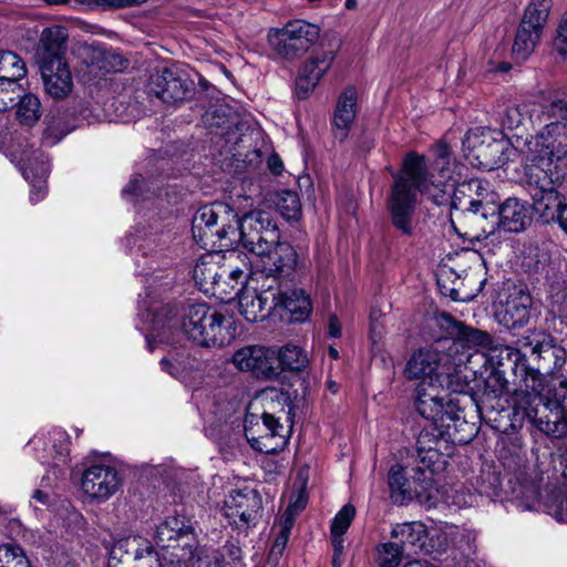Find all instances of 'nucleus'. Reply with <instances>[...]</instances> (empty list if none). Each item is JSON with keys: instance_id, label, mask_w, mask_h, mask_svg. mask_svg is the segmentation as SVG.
<instances>
[{"instance_id": "nucleus-1", "label": "nucleus", "mask_w": 567, "mask_h": 567, "mask_svg": "<svg viewBox=\"0 0 567 567\" xmlns=\"http://www.w3.org/2000/svg\"><path fill=\"white\" fill-rule=\"evenodd\" d=\"M435 158L429 165L424 156L410 152L403 159L400 172L393 173V185L388 208L393 226L403 235L413 233V216L417 194H424L436 204L444 203L452 195L455 209L481 214L482 218L496 215L499 196L491 183L472 178L458 183L462 166L452 159L451 148L439 144Z\"/></svg>"}, {"instance_id": "nucleus-2", "label": "nucleus", "mask_w": 567, "mask_h": 567, "mask_svg": "<svg viewBox=\"0 0 567 567\" xmlns=\"http://www.w3.org/2000/svg\"><path fill=\"white\" fill-rule=\"evenodd\" d=\"M194 239L204 248L209 243L221 249H235L241 245L247 251L259 249L261 245L278 243L280 231L266 212L254 210L243 218L225 203H214L199 207L193 216Z\"/></svg>"}, {"instance_id": "nucleus-3", "label": "nucleus", "mask_w": 567, "mask_h": 567, "mask_svg": "<svg viewBox=\"0 0 567 567\" xmlns=\"http://www.w3.org/2000/svg\"><path fill=\"white\" fill-rule=\"evenodd\" d=\"M251 254L247 284L238 297L240 315L248 322L264 320L278 309L279 279L290 275L297 264V254L287 243L261 245Z\"/></svg>"}, {"instance_id": "nucleus-4", "label": "nucleus", "mask_w": 567, "mask_h": 567, "mask_svg": "<svg viewBox=\"0 0 567 567\" xmlns=\"http://www.w3.org/2000/svg\"><path fill=\"white\" fill-rule=\"evenodd\" d=\"M154 542L159 548L152 546L136 550L137 567H226L220 554L214 553L208 560L198 555V539L192 520L184 515L166 517L157 527Z\"/></svg>"}, {"instance_id": "nucleus-5", "label": "nucleus", "mask_w": 567, "mask_h": 567, "mask_svg": "<svg viewBox=\"0 0 567 567\" xmlns=\"http://www.w3.org/2000/svg\"><path fill=\"white\" fill-rule=\"evenodd\" d=\"M550 136H540L529 163L524 165L526 183L535 187L534 209L546 220L556 221V215L565 198L555 189L566 172L567 138L553 145Z\"/></svg>"}, {"instance_id": "nucleus-6", "label": "nucleus", "mask_w": 567, "mask_h": 567, "mask_svg": "<svg viewBox=\"0 0 567 567\" xmlns=\"http://www.w3.org/2000/svg\"><path fill=\"white\" fill-rule=\"evenodd\" d=\"M516 369L524 372L523 384L513 396V414L515 421H528L544 433H554L555 423L545 420L542 412H555L557 420L567 417V379L564 378L557 384L551 385L546 394L544 391V378L538 370L525 365Z\"/></svg>"}, {"instance_id": "nucleus-7", "label": "nucleus", "mask_w": 567, "mask_h": 567, "mask_svg": "<svg viewBox=\"0 0 567 567\" xmlns=\"http://www.w3.org/2000/svg\"><path fill=\"white\" fill-rule=\"evenodd\" d=\"M462 360L458 358L453 361L445 347L420 349L408 361L404 373L409 380L417 383L447 382V393L468 395L470 401L474 402L471 383L475 375L472 370L460 369Z\"/></svg>"}, {"instance_id": "nucleus-8", "label": "nucleus", "mask_w": 567, "mask_h": 567, "mask_svg": "<svg viewBox=\"0 0 567 567\" xmlns=\"http://www.w3.org/2000/svg\"><path fill=\"white\" fill-rule=\"evenodd\" d=\"M183 332L202 347L221 348L236 337V327L231 317L213 309L206 303L187 306L181 318Z\"/></svg>"}, {"instance_id": "nucleus-9", "label": "nucleus", "mask_w": 567, "mask_h": 567, "mask_svg": "<svg viewBox=\"0 0 567 567\" xmlns=\"http://www.w3.org/2000/svg\"><path fill=\"white\" fill-rule=\"evenodd\" d=\"M447 392V382L416 383L414 389V405L416 411L426 420L434 423V427L446 429V434L452 437V430L458 431L462 425H468L463 414L460 399H449L442 394Z\"/></svg>"}, {"instance_id": "nucleus-10", "label": "nucleus", "mask_w": 567, "mask_h": 567, "mask_svg": "<svg viewBox=\"0 0 567 567\" xmlns=\"http://www.w3.org/2000/svg\"><path fill=\"white\" fill-rule=\"evenodd\" d=\"M447 392V382L416 383L414 389V405L416 411L426 420L434 423V427L446 429V434L452 437V430L458 431L462 425H468L463 414L460 399H449L442 394Z\"/></svg>"}, {"instance_id": "nucleus-11", "label": "nucleus", "mask_w": 567, "mask_h": 567, "mask_svg": "<svg viewBox=\"0 0 567 567\" xmlns=\"http://www.w3.org/2000/svg\"><path fill=\"white\" fill-rule=\"evenodd\" d=\"M267 40L274 54L291 61L306 53L319 40V25L302 19L291 20L282 28L270 29Z\"/></svg>"}, {"instance_id": "nucleus-12", "label": "nucleus", "mask_w": 567, "mask_h": 567, "mask_svg": "<svg viewBox=\"0 0 567 567\" xmlns=\"http://www.w3.org/2000/svg\"><path fill=\"white\" fill-rule=\"evenodd\" d=\"M248 406L244 420V432L250 446L260 453L272 454L281 451L288 443L289 429L268 412L261 414L251 412Z\"/></svg>"}, {"instance_id": "nucleus-13", "label": "nucleus", "mask_w": 567, "mask_h": 567, "mask_svg": "<svg viewBox=\"0 0 567 567\" xmlns=\"http://www.w3.org/2000/svg\"><path fill=\"white\" fill-rule=\"evenodd\" d=\"M456 432L453 430L452 437L446 434V429L433 427L420 432L416 440V455L422 466L417 471L422 473L423 477L425 476L424 471H429L433 475L445 470L453 450L450 441L464 443L471 441L472 434L458 439Z\"/></svg>"}, {"instance_id": "nucleus-14", "label": "nucleus", "mask_w": 567, "mask_h": 567, "mask_svg": "<svg viewBox=\"0 0 567 567\" xmlns=\"http://www.w3.org/2000/svg\"><path fill=\"white\" fill-rule=\"evenodd\" d=\"M69 434L62 429H52L35 434L28 443V451L42 465L52 468V474L58 480L63 474L62 467L69 462Z\"/></svg>"}, {"instance_id": "nucleus-15", "label": "nucleus", "mask_w": 567, "mask_h": 567, "mask_svg": "<svg viewBox=\"0 0 567 567\" xmlns=\"http://www.w3.org/2000/svg\"><path fill=\"white\" fill-rule=\"evenodd\" d=\"M122 477L115 466L94 462L82 473L81 488L92 503L102 504L117 493Z\"/></svg>"}, {"instance_id": "nucleus-16", "label": "nucleus", "mask_w": 567, "mask_h": 567, "mask_svg": "<svg viewBox=\"0 0 567 567\" xmlns=\"http://www.w3.org/2000/svg\"><path fill=\"white\" fill-rule=\"evenodd\" d=\"M518 348L506 346L502 349H494L489 353L492 361L497 357L506 353L508 358L515 355V360L519 361L527 352L542 358L543 353L550 352L554 358V368L560 369L566 360L567 352L564 348L557 347L553 343V338L543 330H532L526 336L517 340Z\"/></svg>"}, {"instance_id": "nucleus-17", "label": "nucleus", "mask_w": 567, "mask_h": 567, "mask_svg": "<svg viewBox=\"0 0 567 567\" xmlns=\"http://www.w3.org/2000/svg\"><path fill=\"white\" fill-rule=\"evenodd\" d=\"M261 508V495L249 486L231 489L224 501L225 516L237 527L255 524Z\"/></svg>"}, {"instance_id": "nucleus-18", "label": "nucleus", "mask_w": 567, "mask_h": 567, "mask_svg": "<svg viewBox=\"0 0 567 567\" xmlns=\"http://www.w3.org/2000/svg\"><path fill=\"white\" fill-rule=\"evenodd\" d=\"M12 156L17 158L22 175L31 184L30 202L39 203L47 195L45 179L50 173L48 156L39 150H16Z\"/></svg>"}, {"instance_id": "nucleus-19", "label": "nucleus", "mask_w": 567, "mask_h": 567, "mask_svg": "<svg viewBox=\"0 0 567 567\" xmlns=\"http://www.w3.org/2000/svg\"><path fill=\"white\" fill-rule=\"evenodd\" d=\"M231 362L245 372H250L256 378L271 380L279 375L276 351L261 346H247L238 349Z\"/></svg>"}, {"instance_id": "nucleus-20", "label": "nucleus", "mask_w": 567, "mask_h": 567, "mask_svg": "<svg viewBox=\"0 0 567 567\" xmlns=\"http://www.w3.org/2000/svg\"><path fill=\"white\" fill-rule=\"evenodd\" d=\"M150 93L166 104H176L186 100L190 83L173 70H156L150 79Z\"/></svg>"}, {"instance_id": "nucleus-21", "label": "nucleus", "mask_w": 567, "mask_h": 567, "mask_svg": "<svg viewBox=\"0 0 567 567\" xmlns=\"http://www.w3.org/2000/svg\"><path fill=\"white\" fill-rule=\"evenodd\" d=\"M388 483L392 501L396 504H404L414 498L421 501L432 484V478L427 476L423 478L415 477L411 482L405 477L403 466L395 464L389 471Z\"/></svg>"}, {"instance_id": "nucleus-22", "label": "nucleus", "mask_w": 567, "mask_h": 567, "mask_svg": "<svg viewBox=\"0 0 567 567\" xmlns=\"http://www.w3.org/2000/svg\"><path fill=\"white\" fill-rule=\"evenodd\" d=\"M41 76L45 93L54 100L65 99L73 89V79L65 59L41 62Z\"/></svg>"}, {"instance_id": "nucleus-23", "label": "nucleus", "mask_w": 567, "mask_h": 567, "mask_svg": "<svg viewBox=\"0 0 567 567\" xmlns=\"http://www.w3.org/2000/svg\"><path fill=\"white\" fill-rule=\"evenodd\" d=\"M454 329V337L445 349L453 361L463 358L460 369L470 370L466 367V362L471 357L470 351L478 347H486L491 341L489 334L478 329L466 327L461 322H455Z\"/></svg>"}, {"instance_id": "nucleus-24", "label": "nucleus", "mask_w": 567, "mask_h": 567, "mask_svg": "<svg viewBox=\"0 0 567 567\" xmlns=\"http://www.w3.org/2000/svg\"><path fill=\"white\" fill-rule=\"evenodd\" d=\"M532 305V296L528 292L514 288L496 313L498 322L507 329L524 327L529 321Z\"/></svg>"}, {"instance_id": "nucleus-25", "label": "nucleus", "mask_w": 567, "mask_h": 567, "mask_svg": "<svg viewBox=\"0 0 567 567\" xmlns=\"http://www.w3.org/2000/svg\"><path fill=\"white\" fill-rule=\"evenodd\" d=\"M496 223L506 231L518 233L526 229L532 221V209L526 202L507 198L496 206Z\"/></svg>"}, {"instance_id": "nucleus-26", "label": "nucleus", "mask_w": 567, "mask_h": 567, "mask_svg": "<svg viewBox=\"0 0 567 567\" xmlns=\"http://www.w3.org/2000/svg\"><path fill=\"white\" fill-rule=\"evenodd\" d=\"M358 92L355 87L348 86L339 95L333 115L334 137L343 142L357 116Z\"/></svg>"}, {"instance_id": "nucleus-27", "label": "nucleus", "mask_w": 567, "mask_h": 567, "mask_svg": "<svg viewBox=\"0 0 567 567\" xmlns=\"http://www.w3.org/2000/svg\"><path fill=\"white\" fill-rule=\"evenodd\" d=\"M486 152L482 153V159L474 162V167L481 169H494L498 166L505 165L507 162L513 161L519 150H514L512 141L503 132L498 131V135L487 136Z\"/></svg>"}, {"instance_id": "nucleus-28", "label": "nucleus", "mask_w": 567, "mask_h": 567, "mask_svg": "<svg viewBox=\"0 0 567 567\" xmlns=\"http://www.w3.org/2000/svg\"><path fill=\"white\" fill-rule=\"evenodd\" d=\"M355 516V507L348 503L334 515L330 525V542L333 548V567H341L344 550V535Z\"/></svg>"}, {"instance_id": "nucleus-29", "label": "nucleus", "mask_w": 567, "mask_h": 567, "mask_svg": "<svg viewBox=\"0 0 567 567\" xmlns=\"http://www.w3.org/2000/svg\"><path fill=\"white\" fill-rule=\"evenodd\" d=\"M159 363L163 371L181 381H188L200 365L186 348L171 350Z\"/></svg>"}, {"instance_id": "nucleus-30", "label": "nucleus", "mask_w": 567, "mask_h": 567, "mask_svg": "<svg viewBox=\"0 0 567 567\" xmlns=\"http://www.w3.org/2000/svg\"><path fill=\"white\" fill-rule=\"evenodd\" d=\"M81 56L85 63L96 66L105 72H117L125 66V60L103 45L85 44L80 48Z\"/></svg>"}, {"instance_id": "nucleus-31", "label": "nucleus", "mask_w": 567, "mask_h": 567, "mask_svg": "<svg viewBox=\"0 0 567 567\" xmlns=\"http://www.w3.org/2000/svg\"><path fill=\"white\" fill-rule=\"evenodd\" d=\"M279 299L278 309H285L291 313L293 320L303 321L311 311L310 297L302 289H284V278L279 279Z\"/></svg>"}, {"instance_id": "nucleus-32", "label": "nucleus", "mask_w": 567, "mask_h": 567, "mask_svg": "<svg viewBox=\"0 0 567 567\" xmlns=\"http://www.w3.org/2000/svg\"><path fill=\"white\" fill-rule=\"evenodd\" d=\"M138 317L145 322H150L151 327L147 328L146 341L150 350H153V342H163L166 337V330L172 327L171 321L165 322L163 315L157 311V308H153L148 301L144 299L138 300Z\"/></svg>"}, {"instance_id": "nucleus-33", "label": "nucleus", "mask_w": 567, "mask_h": 567, "mask_svg": "<svg viewBox=\"0 0 567 567\" xmlns=\"http://www.w3.org/2000/svg\"><path fill=\"white\" fill-rule=\"evenodd\" d=\"M546 291L553 310L567 318V274L550 268L546 278Z\"/></svg>"}, {"instance_id": "nucleus-34", "label": "nucleus", "mask_w": 567, "mask_h": 567, "mask_svg": "<svg viewBox=\"0 0 567 567\" xmlns=\"http://www.w3.org/2000/svg\"><path fill=\"white\" fill-rule=\"evenodd\" d=\"M391 534L403 546L404 551L408 548L414 553L423 549L427 539V529L421 522L398 524Z\"/></svg>"}, {"instance_id": "nucleus-35", "label": "nucleus", "mask_w": 567, "mask_h": 567, "mask_svg": "<svg viewBox=\"0 0 567 567\" xmlns=\"http://www.w3.org/2000/svg\"><path fill=\"white\" fill-rule=\"evenodd\" d=\"M498 135L497 130H493L489 127H474L468 130L464 140H463V152L467 162L474 166V162H478L482 159V153L486 152L487 145V136Z\"/></svg>"}, {"instance_id": "nucleus-36", "label": "nucleus", "mask_w": 567, "mask_h": 567, "mask_svg": "<svg viewBox=\"0 0 567 567\" xmlns=\"http://www.w3.org/2000/svg\"><path fill=\"white\" fill-rule=\"evenodd\" d=\"M68 34L59 25L45 28L40 37V50L42 51L41 62L51 59H65L64 49Z\"/></svg>"}, {"instance_id": "nucleus-37", "label": "nucleus", "mask_w": 567, "mask_h": 567, "mask_svg": "<svg viewBox=\"0 0 567 567\" xmlns=\"http://www.w3.org/2000/svg\"><path fill=\"white\" fill-rule=\"evenodd\" d=\"M543 31L533 27L519 23L513 43V54L517 60H526L534 51L540 40Z\"/></svg>"}, {"instance_id": "nucleus-38", "label": "nucleus", "mask_w": 567, "mask_h": 567, "mask_svg": "<svg viewBox=\"0 0 567 567\" xmlns=\"http://www.w3.org/2000/svg\"><path fill=\"white\" fill-rule=\"evenodd\" d=\"M502 348L503 347H495V349H502ZM492 350H494V348L489 349L488 353H487V361L492 365H497V367L503 365L505 358L517 362L515 360V358H516L515 355H512L511 358H508L506 353H503L502 357H498V358L496 357L494 359V361H492L489 358V353ZM507 385H508V381L505 377L504 371H502L499 368H494L485 380V393L491 394L495 398L501 396L505 393Z\"/></svg>"}, {"instance_id": "nucleus-39", "label": "nucleus", "mask_w": 567, "mask_h": 567, "mask_svg": "<svg viewBox=\"0 0 567 567\" xmlns=\"http://www.w3.org/2000/svg\"><path fill=\"white\" fill-rule=\"evenodd\" d=\"M27 74L23 60L12 51H0V81H19Z\"/></svg>"}, {"instance_id": "nucleus-40", "label": "nucleus", "mask_w": 567, "mask_h": 567, "mask_svg": "<svg viewBox=\"0 0 567 567\" xmlns=\"http://www.w3.org/2000/svg\"><path fill=\"white\" fill-rule=\"evenodd\" d=\"M221 268L214 261V256L210 254L204 255L198 259L194 269L193 277L195 281L200 285H218L223 274L219 271Z\"/></svg>"}, {"instance_id": "nucleus-41", "label": "nucleus", "mask_w": 567, "mask_h": 567, "mask_svg": "<svg viewBox=\"0 0 567 567\" xmlns=\"http://www.w3.org/2000/svg\"><path fill=\"white\" fill-rule=\"evenodd\" d=\"M553 1L551 0H530L525 9L522 21L524 24L543 31L547 22Z\"/></svg>"}, {"instance_id": "nucleus-42", "label": "nucleus", "mask_w": 567, "mask_h": 567, "mask_svg": "<svg viewBox=\"0 0 567 567\" xmlns=\"http://www.w3.org/2000/svg\"><path fill=\"white\" fill-rule=\"evenodd\" d=\"M277 365L282 369L299 371L308 363L307 353L295 344H286L277 352Z\"/></svg>"}, {"instance_id": "nucleus-43", "label": "nucleus", "mask_w": 567, "mask_h": 567, "mask_svg": "<svg viewBox=\"0 0 567 567\" xmlns=\"http://www.w3.org/2000/svg\"><path fill=\"white\" fill-rule=\"evenodd\" d=\"M17 117L21 124L32 125L41 117V103L37 95L24 94L17 102Z\"/></svg>"}, {"instance_id": "nucleus-44", "label": "nucleus", "mask_w": 567, "mask_h": 567, "mask_svg": "<svg viewBox=\"0 0 567 567\" xmlns=\"http://www.w3.org/2000/svg\"><path fill=\"white\" fill-rule=\"evenodd\" d=\"M514 501L522 511H539L543 506L539 489L535 484H519L514 488Z\"/></svg>"}, {"instance_id": "nucleus-45", "label": "nucleus", "mask_w": 567, "mask_h": 567, "mask_svg": "<svg viewBox=\"0 0 567 567\" xmlns=\"http://www.w3.org/2000/svg\"><path fill=\"white\" fill-rule=\"evenodd\" d=\"M319 84V70L317 59H312L301 69L296 80V92L299 99H306Z\"/></svg>"}, {"instance_id": "nucleus-46", "label": "nucleus", "mask_w": 567, "mask_h": 567, "mask_svg": "<svg viewBox=\"0 0 567 567\" xmlns=\"http://www.w3.org/2000/svg\"><path fill=\"white\" fill-rule=\"evenodd\" d=\"M404 548L398 542L382 543L377 547V561L380 567H398L403 558Z\"/></svg>"}, {"instance_id": "nucleus-47", "label": "nucleus", "mask_w": 567, "mask_h": 567, "mask_svg": "<svg viewBox=\"0 0 567 567\" xmlns=\"http://www.w3.org/2000/svg\"><path fill=\"white\" fill-rule=\"evenodd\" d=\"M277 209L287 220L298 219L301 213V204L299 196L292 190H282L278 195Z\"/></svg>"}, {"instance_id": "nucleus-48", "label": "nucleus", "mask_w": 567, "mask_h": 567, "mask_svg": "<svg viewBox=\"0 0 567 567\" xmlns=\"http://www.w3.org/2000/svg\"><path fill=\"white\" fill-rule=\"evenodd\" d=\"M542 508L558 522L567 520V496L560 491L547 494Z\"/></svg>"}, {"instance_id": "nucleus-49", "label": "nucleus", "mask_w": 567, "mask_h": 567, "mask_svg": "<svg viewBox=\"0 0 567 567\" xmlns=\"http://www.w3.org/2000/svg\"><path fill=\"white\" fill-rule=\"evenodd\" d=\"M0 112H4L17 104L23 92L19 81H0Z\"/></svg>"}, {"instance_id": "nucleus-50", "label": "nucleus", "mask_w": 567, "mask_h": 567, "mask_svg": "<svg viewBox=\"0 0 567 567\" xmlns=\"http://www.w3.org/2000/svg\"><path fill=\"white\" fill-rule=\"evenodd\" d=\"M90 10H116L137 6L145 0H72Z\"/></svg>"}, {"instance_id": "nucleus-51", "label": "nucleus", "mask_w": 567, "mask_h": 567, "mask_svg": "<svg viewBox=\"0 0 567 567\" xmlns=\"http://www.w3.org/2000/svg\"><path fill=\"white\" fill-rule=\"evenodd\" d=\"M21 563L25 566H30L19 546L12 544L0 545V567H14Z\"/></svg>"}, {"instance_id": "nucleus-52", "label": "nucleus", "mask_w": 567, "mask_h": 567, "mask_svg": "<svg viewBox=\"0 0 567 567\" xmlns=\"http://www.w3.org/2000/svg\"><path fill=\"white\" fill-rule=\"evenodd\" d=\"M323 48L326 50L323 54H321V65H324V69H328L341 48V38L339 34L334 32L326 33L323 39H321V49Z\"/></svg>"}, {"instance_id": "nucleus-53", "label": "nucleus", "mask_w": 567, "mask_h": 567, "mask_svg": "<svg viewBox=\"0 0 567 567\" xmlns=\"http://www.w3.org/2000/svg\"><path fill=\"white\" fill-rule=\"evenodd\" d=\"M554 47L560 55L567 56V11L559 20Z\"/></svg>"}, {"instance_id": "nucleus-54", "label": "nucleus", "mask_w": 567, "mask_h": 567, "mask_svg": "<svg viewBox=\"0 0 567 567\" xmlns=\"http://www.w3.org/2000/svg\"><path fill=\"white\" fill-rule=\"evenodd\" d=\"M144 184V179L140 175H134L128 184L123 188L122 195L126 200L133 202L135 197L143 196L142 185Z\"/></svg>"}, {"instance_id": "nucleus-55", "label": "nucleus", "mask_w": 567, "mask_h": 567, "mask_svg": "<svg viewBox=\"0 0 567 567\" xmlns=\"http://www.w3.org/2000/svg\"><path fill=\"white\" fill-rule=\"evenodd\" d=\"M307 502L308 496L306 491L303 488H299L298 491H293L291 493L290 501L286 509L298 515L301 511L305 509Z\"/></svg>"}, {"instance_id": "nucleus-56", "label": "nucleus", "mask_w": 567, "mask_h": 567, "mask_svg": "<svg viewBox=\"0 0 567 567\" xmlns=\"http://www.w3.org/2000/svg\"><path fill=\"white\" fill-rule=\"evenodd\" d=\"M290 533L288 530L277 529V536L274 540L272 547H271V555H281L284 549L287 546V543L290 537Z\"/></svg>"}, {"instance_id": "nucleus-57", "label": "nucleus", "mask_w": 567, "mask_h": 567, "mask_svg": "<svg viewBox=\"0 0 567 567\" xmlns=\"http://www.w3.org/2000/svg\"><path fill=\"white\" fill-rule=\"evenodd\" d=\"M297 514L286 509L274 528L291 532Z\"/></svg>"}, {"instance_id": "nucleus-58", "label": "nucleus", "mask_w": 567, "mask_h": 567, "mask_svg": "<svg viewBox=\"0 0 567 567\" xmlns=\"http://www.w3.org/2000/svg\"><path fill=\"white\" fill-rule=\"evenodd\" d=\"M342 328L337 316L332 315L329 317L328 322V336L330 338H339L341 337Z\"/></svg>"}, {"instance_id": "nucleus-59", "label": "nucleus", "mask_w": 567, "mask_h": 567, "mask_svg": "<svg viewBox=\"0 0 567 567\" xmlns=\"http://www.w3.org/2000/svg\"><path fill=\"white\" fill-rule=\"evenodd\" d=\"M267 166L271 173L279 175L284 171V163L278 154H271L268 157Z\"/></svg>"}, {"instance_id": "nucleus-60", "label": "nucleus", "mask_w": 567, "mask_h": 567, "mask_svg": "<svg viewBox=\"0 0 567 567\" xmlns=\"http://www.w3.org/2000/svg\"><path fill=\"white\" fill-rule=\"evenodd\" d=\"M556 223L567 234V202L560 206L558 214L556 215Z\"/></svg>"}, {"instance_id": "nucleus-61", "label": "nucleus", "mask_w": 567, "mask_h": 567, "mask_svg": "<svg viewBox=\"0 0 567 567\" xmlns=\"http://www.w3.org/2000/svg\"><path fill=\"white\" fill-rule=\"evenodd\" d=\"M32 499L39 502L40 504L47 505L49 502V495L41 489H37L33 492Z\"/></svg>"}, {"instance_id": "nucleus-62", "label": "nucleus", "mask_w": 567, "mask_h": 567, "mask_svg": "<svg viewBox=\"0 0 567 567\" xmlns=\"http://www.w3.org/2000/svg\"><path fill=\"white\" fill-rule=\"evenodd\" d=\"M403 567H436V566H434L433 564H431L427 560L415 559V560H410V561L405 563Z\"/></svg>"}, {"instance_id": "nucleus-63", "label": "nucleus", "mask_w": 567, "mask_h": 567, "mask_svg": "<svg viewBox=\"0 0 567 567\" xmlns=\"http://www.w3.org/2000/svg\"><path fill=\"white\" fill-rule=\"evenodd\" d=\"M43 144L47 145V146H53L55 145L60 140L61 137H52L51 136V132L50 130H47L43 134Z\"/></svg>"}, {"instance_id": "nucleus-64", "label": "nucleus", "mask_w": 567, "mask_h": 567, "mask_svg": "<svg viewBox=\"0 0 567 567\" xmlns=\"http://www.w3.org/2000/svg\"><path fill=\"white\" fill-rule=\"evenodd\" d=\"M560 466L563 468V476L567 481V449L560 456Z\"/></svg>"}]
</instances>
